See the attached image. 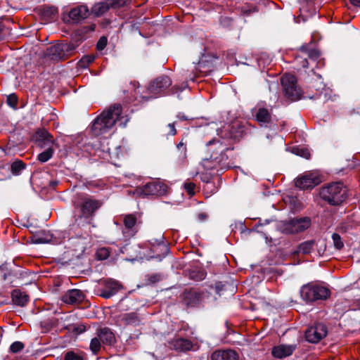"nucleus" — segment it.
<instances>
[{
	"instance_id": "9d476101",
	"label": "nucleus",
	"mask_w": 360,
	"mask_h": 360,
	"mask_svg": "<svg viewBox=\"0 0 360 360\" xmlns=\"http://www.w3.org/2000/svg\"><path fill=\"white\" fill-rule=\"evenodd\" d=\"M208 293L194 289L186 290L183 294V303L188 307H194L205 302Z\"/></svg>"
},
{
	"instance_id": "dca6fc26",
	"label": "nucleus",
	"mask_w": 360,
	"mask_h": 360,
	"mask_svg": "<svg viewBox=\"0 0 360 360\" xmlns=\"http://www.w3.org/2000/svg\"><path fill=\"white\" fill-rule=\"evenodd\" d=\"M172 84L170 78L163 75L153 80L149 86V91L154 94H159L163 92Z\"/></svg>"
},
{
	"instance_id": "f8f14e48",
	"label": "nucleus",
	"mask_w": 360,
	"mask_h": 360,
	"mask_svg": "<svg viewBox=\"0 0 360 360\" xmlns=\"http://www.w3.org/2000/svg\"><path fill=\"white\" fill-rule=\"evenodd\" d=\"M327 327L323 323H317L309 327L305 332L307 341L311 343H317L327 335Z\"/></svg>"
},
{
	"instance_id": "58836bf2",
	"label": "nucleus",
	"mask_w": 360,
	"mask_h": 360,
	"mask_svg": "<svg viewBox=\"0 0 360 360\" xmlns=\"http://www.w3.org/2000/svg\"><path fill=\"white\" fill-rule=\"evenodd\" d=\"M332 238L333 240L334 246L335 247L336 249L340 250L343 248L344 243L339 234L335 233H333L332 236Z\"/></svg>"
},
{
	"instance_id": "20e7f679",
	"label": "nucleus",
	"mask_w": 360,
	"mask_h": 360,
	"mask_svg": "<svg viewBox=\"0 0 360 360\" xmlns=\"http://www.w3.org/2000/svg\"><path fill=\"white\" fill-rule=\"evenodd\" d=\"M311 225V220L308 217L292 219L289 221H280L277 227L278 230L285 234L302 232L307 229Z\"/></svg>"
},
{
	"instance_id": "c03bdc74",
	"label": "nucleus",
	"mask_w": 360,
	"mask_h": 360,
	"mask_svg": "<svg viewBox=\"0 0 360 360\" xmlns=\"http://www.w3.org/2000/svg\"><path fill=\"white\" fill-rule=\"evenodd\" d=\"M107 45V38L105 37H102L99 39L98 41L96 44V48L98 50H103Z\"/></svg>"
},
{
	"instance_id": "603ef678",
	"label": "nucleus",
	"mask_w": 360,
	"mask_h": 360,
	"mask_svg": "<svg viewBox=\"0 0 360 360\" xmlns=\"http://www.w3.org/2000/svg\"><path fill=\"white\" fill-rule=\"evenodd\" d=\"M74 330L77 333L81 334L86 330V327L84 325H79L75 328Z\"/></svg>"
},
{
	"instance_id": "8fccbe9b",
	"label": "nucleus",
	"mask_w": 360,
	"mask_h": 360,
	"mask_svg": "<svg viewBox=\"0 0 360 360\" xmlns=\"http://www.w3.org/2000/svg\"><path fill=\"white\" fill-rule=\"evenodd\" d=\"M158 248L162 252L163 257H165L169 252L168 247L165 244H158Z\"/></svg>"
},
{
	"instance_id": "3c124183",
	"label": "nucleus",
	"mask_w": 360,
	"mask_h": 360,
	"mask_svg": "<svg viewBox=\"0 0 360 360\" xmlns=\"http://www.w3.org/2000/svg\"><path fill=\"white\" fill-rule=\"evenodd\" d=\"M307 55L309 58L316 59L319 57V53L316 50H310L307 52Z\"/></svg>"
},
{
	"instance_id": "39448f33",
	"label": "nucleus",
	"mask_w": 360,
	"mask_h": 360,
	"mask_svg": "<svg viewBox=\"0 0 360 360\" xmlns=\"http://www.w3.org/2000/svg\"><path fill=\"white\" fill-rule=\"evenodd\" d=\"M167 186L161 181H153L148 183L142 187L136 189V193L143 198L148 196H161L167 192Z\"/></svg>"
},
{
	"instance_id": "864d4df0",
	"label": "nucleus",
	"mask_w": 360,
	"mask_h": 360,
	"mask_svg": "<svg viewBox=\"0 0 360 360\" xmlns=\"http://www.w3.org/2000/svg\"><path fill=\"white\" fill-rule=\"evenodd\" d=\"M168 127L169 129V134L172 136L175 135L176 133V130L174 124H169Z\"/></svg>"
},
{
	"instance_id": "09e8293b",
	"label": "nucleus",
	"mask_w": 360,
	"mask_h": 360,
	"mask_svg": "<svg viewBox=\"0 0 360 360\" xmlns=\"http://www.w3.org/2000/svg\"><path fill=\"white\" fill-rule=\"evenodd\" d=\"M94 60V56H84V57L81 59V63H86V64H89V63H92Z\"/></svg>"
},
{
	"instance_id": "ea45409f",
	"label": "nucleus",
	"mask_w": 360,
	"mask_h": 360,
	"mask_svg": "<svg viewBox=\"0 0 360 360\" xmlns=\"http://www.w3.org/2000/svg\"><path fill=\"white\" fill-rule=\"evenodd\" d=\"M65 360H84L83 357L75 353V352L70 351L65 354Z\"/></svg>"
},
{
	"instance_id": "473e14b6",
	"label": "nucleus",
	"mask_w": 360,
	"mask_h": 360,
	"mask_svg": "<svg viewBox=\"0 0 360 360\" xmlns=\"http://www.w3.org/2000/svg\"><path fill=\"white\" fill-rule=\"evenodd\" d=\"M66 58L73 55L78 45L75 43H63Z\"/></svg>"
},
{
	"instance_id": "a18cd8bd",
	"label": "nucleus",
	"mask_w": 360,
	"mask_h": 360,
	"mask_svg": "<svg viewBox=\"0 0 360 360\" xmlns=\"http://www.w3.org/2000/svg\"><path fill=\"white\" fill-rule=\"evenodd\" d=\"M184 188L189 195H193L195 193L194 190L195 188V184L191 182L185 183Z\"/></svg>"
},
{
	"instance_id": "72a5a7b5",
	"label": "nucleus",
	"mask_w": 360,
	"mask_h": 360,
	"mask_svg": "<svg viewBox=\"0 0 360 360\" xmlns=\"http://www.w3.org/2000/svg\"><path fill=\"white\" fill-rule=\"evenodd\" d=\"M292 152L297 155L301 156L306 159H309L310 158V153L309 150L304 147H294L292 148Z\"/></svg>"
},
{
	"instance_id": "a878e982",
	"label": "nucleus",
	"mask_w": 360,
	"mask_h": 360,
	"mask_svg": "<svg viewBox=\"0 0 360 360\" xmlns=\"http://www.w3.org/2000/svg\"><path fill=\"white\" fill-rule=\"evenodd\" d=\"M110 8L109 1L96 3L91 9V13L96 17L105 14Z\"/></svg>"
},
{
	"instance_id": "5701e85b",
	"label": "nucleus",
	"mask_w": 360,
	"mask_h": 360,
	"mask_svg": "<svg viewBox=\"0 0 360 360\" xmlns=\"http://www.w3.org/2000/svg\"><path fill=\"white\" fill-rule=\"evenodd\" d=\"M47 54L53 60L66 58L63 44H57L47 49Z\"/></svg>"
},
{
	"instance_id": "f704fd0d",
	"label": "nucleus",
	"mask_w": 360,
	"mask_h": 360,
	"mask_svg": "<svg viewBox=\"0 0 360 360\" xmlns=\"http://www.w3.org/2000/svg\"><path fill=\"white\" fill-rule=\"evenodd\" d=\"M25 167V165L22 161H15L12 163L11 169L13 174L18 175Z\"/></svg>"
},
{
	"instance_id": "423d86ee",
	"label": "nucleus",
	"mask_w": 360,
	"mask_h": 360,
	"mask_svg": "<svg viewBox=\"0 0 360 360\" xmlns=\"http://www.w3.org/2000/svg\"><path fill=\"white\" fill-rule=\"evenodd\" d=\"M281 84L287 98L296 101L301 97V91L297 85L296 77L290 74H285L281 77Z\"/></svg>"
},
{
	"instance_id": "7ed1b4c3",
	"label": "nucleus",
	"mask_w": 360,
	"mask_h": 360,
	"mask_svg": "<svg viewBox=\"0 0 360 360\" xmlns=\"http://www.w3.org/2000/svg\"><path fill=\"white\" fill-rule=\"evenodd\" d=\"M302 299L306 302H314L319 300H325L330 295V290L324 286L307 283L302 286L300 291Z\"/></svg>"
},
{
	"instance_id": "e433bc0d",
	"label": "nucleus",
	"mask_w": 360,
	"mask_h": 360,
	"mask_svg": "<svg viewBox=\"0 0 360 360\" xmlns=\"http://www.w3.org/2000/svg\"><path fill=\"white\" fill-rule=\"evenodd\" d=\"M110 8H118L130 4L131 0H108Z\"/></svg>"
},
{
	"instance_id": "1a4fd4ad",
	"label": "nucleus",
	"mask_w": 360,
	"mask_h": 360,
	"mask_svg": "<svg viewBox=\"0 0 360 360\" xmlns=\"http://www.w3.org/2000/svg\"><path fill=\"white\" fill-rule=\"evenodd\" d=\"M101 285L98 289V295L105 299H108L115 295L121 288V284L112 278H107L100 281Z\"/></svg>"
},
{
	"instance_id": "393cba45",
	"label": "nucleus",
	"mask_w": 360,
	"mask_h": 360,
	"mask_svg": "<svg viewBox=\"0 0 360 360\" xmlns=\"http://www.w3.org/2000/svg\"><path fill=\"white\" fill-rule=\"evenodd\" d=\"M11 297L13 302L20 307L25 306L29 301V295L26 292L18 289L13 290Z\"/></svg>"
},
{
	"instance_id": "c85d7f7f",
	"label": "nucleus",
	"mask_w": 360,
	"mask_h": 360,
	"mask_svg": "<svg viewBox=\"0 0 360 360\" xmlns=\"http://www.w3.org/2000/svg\"><path fill=\"white\" fill-rule=\"evenodd\" d=\"M52 240V236L49 233L45 231L41 232L36 235L34 238V243H48Z\"/></svg>"
},
{
	"instance_id": "6e6d98bb",
	"label": "nucleus",
	"mask_w": 360,
	"mask_h": 360,
	"mask_svg": "<svg viewBox=\"0 0 360 360\" xmlns=\"http://www.w3.org/2000/svg\"><path fill=\"white\" fill-rule=\"evenodd\" d=\"M207 215L205 213H200L198 215V218L200 221L206 220Z\"/></svg>"
},
{
	"instance_id": "49530a36",
	"label": "nucleus",
	"mask_w": 360,
	"mask_h": 360,
	"mask_svg": "<svg viewBox=\"0 0 360 360\" xmlns=\"http://www.w3.org/2000/svg\"><path fill=\"white\" fill-rule=\"evenodd\" d=\"M205 68H206V65L204 62H199L198 68H199L200 72L207 73V72H211L212 70V69H210V68L205 69Z\"/></svg>"
},
{
	"instance_id": "aec40b11",
	"label": "nucleus",
	"mask_w": 360,
	"mask_h": 360,
	"mask_svg": "<svg viewBox=\"0 0 360 360\" xmlns=\"http://www.w3.org/2000/svg\"><path fill=\"white\" fill-rule=\"evenodd\" d=\"M35 139L41 147H49L56 145L53 136L45 129L37 131Z\"/></svg>"
},
{
	"instance_id": "a19ab883",
	"label": "nucleus",
	"mask_w": 360,
	"mask_h": 360,
	"mask_svg": "<svg viewBox=\"0 0 360 360\" xmlns=\"http://www.w3.org/2000/svg\"><path fill=\"white\" fill-rule=\"evenodd\" d=\"M24 347V345L21 342H14L10 347V350L13 353H17L22 350Z\"/></svg>"
},
{
	"instance_id": "de8ad7c7",
	"label": "nucleus",
	"mask_w": 360,
	"mask_h": 360,
	"mask_svg": "<svg viewBox=\"0 0 360 360\" xmlns=\"http://www.w3.org/2000/svg\"><path fill=\"white\" fill-rule=\"evenodd\" d=\"M257 10H256V8L255 6H252L251 8H248V6H244L242 8V12L244 13V14H250L251 13H255L256 12Z\"/></svg>"
},
{
	"instance_id": "9b49d317",
	"label": "nucleus",
	"mask_w": 360,
	"mask_h": 360,
	"mask_svg": "<svg viewBox=\"0 0 360 360\" xmlns=\"http://www.w3.org/2000/svg\"><path fill=\"white\" fill-rule=\"evenodd\" d=\"M212 144L218 145L217 148L219 152V155L217 156L212 154L210 158L212 161L216 163V165L220 167V169L229 167L227 162L228 157L224 153V152L229 149L227 145L219 140L212 139L207 143V146H211Z\"/></svg>"
},
{
	"instance_id": "f03ea898",
	"label": "nucleus",
	"mask_w": 360,
	"mask_h": 360,
	"mask_svg": "<svg viewBox=\"0 0 360 360\" xmlns=\"http://www.w3.org/2000/svg\"><path fill=\"white\" fill-rule=\"evenodd\" d=\"M320 195L330 205H338L346 199L347 188L341 182H334L323 187Z\"/></svg>"
},
{
	"instance_id": "c9c22d12",
	"label": "nucleus",
	"mask_w": 360,
	"mask_h": 360,
	"mask_svg": "<svg viewBox=\"0 0 360 360\" xmlns=\"http://www.w3.org/2000/svg\"><path fill=\"white\" fill-rule=\"evenodd\" d=\"M176 149L179 153V158L180 160H184L186 158L187 149L186 143H184L183 140L177 144Z\"/></svg>"
},
{
	"instance_id": "37998d69",
	"label": "nucleus",
	"mask_w": 360,
	"mask_h": 360,
	"mask_svg": "<svg viewBox=\"0 0 360 360\" xmlns=\"http://www.w3.org/2000/svg\"><path fill=\"white\" fill-rule=\"evenodd\" d=\"M7 103L11 107L15 108L18 103V98L14 94H11L7 98Z\"/></svg>"
},
{
	"instance_id": "13d9d810",
	"label": "nucleus",
	"mask_w": 360,
	"mask_h": 360,
	"mask_svg": "<svg viewBox=\"0 0 360 360\" xmlns=\"http://www.w3.org/2000/svg\"><path fill=\"white\" fill-rule=\"evenodd\" d=\"M302 65L303 68H307L308 67V61L307 59H304L302 63Z\"/></svg>"
},
{
	"instance_id": "cd10ccee",
	"label": "nucleus",
	"mask_w": 360,
	"mask_h": 360,
	"mask_svg": "<svg viewBox=\"0 0 360 360\" xmlns=\"http://www.w3.org/2000/svg\"><path fill=\"white\" fill-rule=\"evenodd\" d=\"M121 321L126 325H136L139 322V317L134 312L122 314L121 316Z\"/></svg>"
},
{
	"instance_id": "2eb2a0df",
	"label": "nucleus",
	"mask_w": 360,
	"mask_h": 360,
	"mask_svg": "<svg viewBox=\"0 0 360 360\" xmlns=\"http://www.w3.org/2000/svg\"><path fill=\"white\" fill-rule=\"evenodd\" d=\"M243 130L240 127V124L235 122L231 126L229 125L224 129H221L218 135L222 139H238L243 136Z\"/></svg>"
},
{
	"instance_id": "a211bd4d",
	"label": "nucleus",
	"mask_w": 360,
	"mask_h": 360,
	"mask_svg": "<svg viewBox=\"0 0 360 360\" xmlns=\"http://www.w3.org/2000/svg\"><path fill=\"white\" fill-rule=\"evenodd\" d=\"M89 10L86 5L82 4L72 8L69 13V17L75 22H79L87 18Z\"/></svg>"
},
{
	"instance_id": "e2e57ef3",
	"label": "nucleus",
	"mask_w": 360,
	"mask_h": 360,
	"mask_svg": "<svg viewBox=\"0 0 360 360\" xmlns=\"http://www.w3.org/2000/svg\"><path fill=\"white\" fill-rule=\"evenodd\" d=\"M103 150L105 153H110V148H104Z\"/></svg>"
},
{
	"instance_id": "052dcab7",
	"label": "nucleus",
	"mask_w": 360,
	"mask_h": 360,
	"mask_svg": "<svg viewBox=\"0 0 360 360\" xmlns=\"http://www.w3.org/2000/svg\"><path fill=\"white\" fill-rule=\"evenodd\" d=\"M57 184H58V181H51V182H50V185H51L53 188H54Z\"/></svg>"
},
{
	"instance_id": "4d7b16f0",
	"label": "nucleus",
	"mask_w": 360,
	"mask_h": 360,
	"mask_svg": "<svg viewBox=\"0 0 360 360\" xmlns=\"http://www.w3.org/2000/svg\"><path fill=\"white\" fill-rule=\"evenodd\" d=\"M352 5L360 7V0H350Z\"/></svg>"
},
{
	"instance_id": "4c0bfd02",
	"label": "nucleus",
	"mask_w": 360,
	"mask_h": 360,
	"mask_svg": "<svg viewBox=\"0 0 360 360\" xmlns=\"http://www.w3.org/2000/svg\"><path fill=\"white\" fill-rule=\"evenodd\" d=\"M96 256L100 260L106 259L110 256V251L107 248H99L96 252Z\"/></svg>"
},
{
	"instance_id": "ddd939ff",
	"label": "nucleus",
	"mask_w": 360,
	"mask_h": 360,
	"mask_svg": "<svg viewBox=\"0 0 360 360\" xmlns=\"http://www.w3.org/2000/svg\"><path fill=\"white\" fill-rule=\"evenodd\" d=\"M102 205V202L98 200L89 195L81 197L79 207L84 216L89 217L92 215Z\"/></svg>"
},
{
	"instance_id": "bb28decb",
	"label": "nucleus",
	"mask_w": 360,
	"mask_h": 360,
	"mask_svg": "<svg viewBox=\"0 0 360 360\" xmlns=\"http://www.w3.org/2000/svg\"><path fill=\"white\" fill-rule=\"evenodd\" d=\"M256 119L262 126L271 121V114L267 108H259L256 113Z\"/></svg>"
},
{
	"instance_id": "0e129e2a",
	"label": "nucleus",
	"mask_w": 360,
	"mask_h": 360,
	"mask_svg": "<svg viewBox=\"0 0 360 360\" xmlns=\"http://www.w3.org/2000/svg\"><path fill=\"white\" fill-rule=\"evenodd\" d=\"M301 49H302V51H307V49H306L305 47H304V46H302V47L301 48Z\"/></svg>"
},
{
	"instance_id": "6ab92c4d",
	"label": "nucleus",
	"mask_w": 360,
	"mask_h": 360,
	"mask_svg": "<svg viewBox=\"0 0 360 360\" xmlns=\"http://www.w3.org/2000/svg\"><path fill=\"white\" fill-rule=\"evenodd\" d=\"M84 298V294L81 290L77 289H72L65 292V294L62 297V300L65 303L74 304L81 302Z\"/></svg>"
},
{
	"instance_id": "bf43d9fd",
	"label": "nucleus",
	"mask_w": 360,
	"mask_h": 360,
	"mask_svg": "<svg viewBox=\"0 0 360 360\" xmlns=\"http://www.w3.org/2000/svg\"><path fill=\"white\" fill-rule=\"evenodd\" d=\"M177 117H178L180 120H187V117H186L185 115H181V114H180V113L177 115Z\"/></svg>"
},
{
	"instance_id": "2f4dec72",
	"label": "nucleus",
	"mask_w": 360,
	"mask_h": 360,
	"mask_svg": "<svg viewBox=\"0 0 360 360\" xmlns=\"http://www.w3.org/2000/svg\"><path fill=\"white\" fill-rule=\"evenodd\" d=\"M101 344H102L101 340L97 335L96 337L91 339L90 346H89L90 349L91 350V352L94 354H96L100 351Z\"/></svg>"
},
{
	"instance_id": "7c9ffc66",
	"label": "nucleus",
	"mask_w": 360,
	"mask_h": 360,
	"mask_svg": "<svg viewBox=\"0 0 360 360\" xmlns=\"http://www.w3.org/2000/svg\"><path fill=\"white\" fill-rule=\"evenodd\" d=\"M53 154V149L52 148V146H49L46 150L39 154L38 160L41 162H46L52 158Z\"/></svg>"
},
{
	"instance_id": "79ce46f5",
	"label": "nucleus",
	"mask_w": 360,
	"mask_h": 360,
	"mask_svg": "<svg viewBox=\"0 0 360 360\" xmlns=\"http://www.w3.org/2000/svg\"><path fill=\"white\" fill-rule=\"evenodd\" d=\"M161 275L160 274H153L148 276L147 281L149 283H155L161 280Z\"/></svg>"
},
{
	"instance_id": "0eeeda50",
	"label": "nucleus",
	"mask_w": 360,
	"mask_h": 360,
	"mask_svg": "<svg viewBox=\"0 0 360 360\" xmlns=\"http://www.w3.org/2000/svg\"><path fill=\"white\" fill-rule=\"evenodd\" d=\"M326 244L321 240H309L301 243L293 252L294 254L302 253L303 255H308L311 253L315 249L319 256L322 255L326 250Z\"/></svg>"
},
{
	"instance_id": "4468645a",
	"label": "nucleus",
	"mask_w": 360,
	"mask_h": 360,
	"mask_svg": "<svg viewBox=\"0 0 360 360\" xmlns=\"http://www.w3.org/2000/svg\"><path fill=\"white\" fill-rule=\"evenodd\" d=\"M320 183L319 177L312 173H307L297 178L295 186L301 189L312 188Z\"/></svg>"
},
{
	"instance_id": "412c9836",
	"label": "nucleus",
	"mask_w": 360,
	"mask_h": 360,
	"mask_svg": "<svg viewBox=\"0 0 360 360\" xmlns=\"http://www.w3.org/2000/svg\"><path fill=\"white\" fill-rule=\"evenodd\" d=\"M295 349V345H280L274 347L272 349L271 353L274 357L282 359L291 355Z\"/></svg>"
},
{
	"instance_id": "680f3d73",
	"label": "nucleus",
	"mask_w": 360,
	"mask_h": 360,
	"mask_svg": "<svg viewBox=\"0 0 360 360\" xmlns=\"http://www.w3.org/2000/svg\"><path fill=\"white\" fill-rule=\"evenodd\" d=\"M213 163H214V166L212 167L211 168H215V169H217V170H219V168L220 169V167L217 165H216V163H214V162H213Z\"/></svg>"
},
{
	"instance_id": "c756f323",
	"label": "nucleus",
	"mask_w": 360,
	"mask_h": 360,
	"mask_svg": "<svg viewBox=\"0 0 360 360\" xmlns=\"http://www.w3.org/2000/svg\"><path fill=\"white\" fill-rule=\"evenodd\" d=\"M286 202L290 205L291 210L294 212L299 211L302 207V203L297 197H288Z\"/></svg>"
},
{
	"instance_id": "f257e3e1",
	"label": "nucleus",
	"mask_w": 360,
	"mask_h": 360,
	"mask_svg": "<svg viewBox=\"0 0 360 360\" xmlns=\"http://www.w3.org/2000/svg\"><path fill=\"white\" fill-rule=\"evenodd\" d=\"M122 108L115 104L101 113L94 121L91 131L95 136L111 134L114 127L121 118Z\"/></svg>"
},
{
	"instance_id": "4be33fe9",
	"label": "nucleus",
	"mask_w": 360,
	"mask_h": 360,
	"mask_svg": "<svg viewBox=\"0 0 360 360\" xmlns=\"http://www.w3.org/2000/svg\"><path fill=\"white\" fill-rule=\"evenodd\" d=\"M237 353L232 349L217 350L211 355V360H238Z\"/></svg>"
},
{
	"instance_id": "f3484780",
	"label": "nucleus",
	"mask_w": 360,
	"mask_h": 360,
	"mask_svg": "<svg viewBox=\"0 0 360 360\" xmlns=\"http://www.w3.org/2000/svg\"><path fill=\"white\" fill-rule=\"evenodd\" d=\"M169 346L177 352H186L193 349V344L188 339L178 338L172 339L169 342Z\"/></svg>"
},
{
	"instance_id": "5fc2aeb1",
	"label": "nucleus",
	"mask_w": 360,
	"mask_h": 360,
	"mask_svg": "<svg viewBox=\"0 0 360 360\" xmlns=\"http://www.w3.org/2000/svg\"><path fill=\"white\" fill-rule=\"evenodd\" d=\"M224 285L221 282H218L215 283V290L216 292L220 295V292L223 290Z\"/></svg>"
},
{
	"instance_id": "6e6552de",
	"label": "nucleus",
	"mask_w": 360,
	"mask_h": 360,
	"mask_svg": "<svg viewBox=\"0 0 360 360\" xmlns=\"http://www.w3.org/2000/svg\"><path fill=\"white\" fill-rule=\"evenodd\" d=\"M124 227L122 235L126 240L133 238L139 231L137 217L134 214H127L122 216Z\"/></svg>"
},
{
	"instance_id": "b1692460",
	"label": "nucleus",
	"mask_w": 360,
	"mask_h": 360,
	"mask_svg": "<svg viewBox=\"0 0 360 360\" xmlns=\"http://www.w3.org/2000/svg\"><path fill=\"white\" fill-rule=\"evenodd\" d=\"M103 345H112L115 342L114 333L108 328L100 329L97 333Z\"/></svg>"
}]
</instances>
